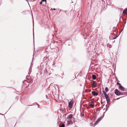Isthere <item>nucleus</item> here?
I'll return each mask as SVG.
<instances>
[{
    "label": "nucleus",
    "mask_w": 127,
    "mask_h": 127,
    "mask_svg": "<svg viewBox=\"0 0 127 127\" xmlns=\"http://www.w3.org/2000/svg\"><path fill=\"white\" fill-rule=\"evenodd\" d=\"M96 82L95 81H94L93 83L92 84V87L93 88H95L96 87Z\"/></svg>",
    "instance_id": "nucleus-4"
},
{
    "label": "nucleus",
    "mask_w": 127,
    "mask_h": 127,
    "mask_svg": "<svg viewBox=\"0 0 127 127\" xmlns=\"http://www.w3.org/2000/svg\"><path fill=\"white\" fill-rule=\"evenodd\" d=\"M102 118L103 117H102V116H101V117L98 119L96 121L95 123L96 124L99 122L102 119Z\"/></svg>",
    "instance_id": "nucleus-7"
},
{
    "label": "nucleus",
    "mask_w": 127,
    "mask_h": 127,
    "mask_svg": "<svg viewBox=\"0 0 127 127\" xmlns=\"http://www.w3.org/2000/svg\"><path fill=\"white\" fill-rule=\"evenodd\" d=\"M105 90L106 92H107L108 91V89L107 87L105 89Z\"/></svg>",
    "instance_id": "nucleus-14"
},
{
    "label": "nucleus",
    "mask_w": 127,
    "mask_h": 127,
    "mask_svg": "<svg viewBox=\"0 0 127 127\" xmlns=\"http://www.w3.org/2000/svg\"><path fill=\"white\" fill-rule=\"evenodd\" d=\"M73 115L72 114L69 115L67 117V119L70 120L72 117Z\"/></svg>",
    "instance_id": "nucleus-5"
},
{
    "label": "nucleus",
    "mask_w": 127,
    "mask_h": 127,
    "mask_svg": "<svg viewBox=\"0 0 127 127\" xmlns=\"http://www.w3.org/2000/svg\"><path fill=\"white\" fill-rule=\"evenodd\" d=\"M123 13L124 14H127V9H126L125 10H124L123 12Z\"/></svg>",
    "instance_id": "nucleus-10"
},
{
    "label": "nucleus",
    "mask_w": 127,
    "mask_h": 127,
    "mask_svg": "<svg viewBox=\"0 0 127 127\" xmlns=\"http://www.w3.org/2000/svg\"><path fill=\"white\" fill-rule=\"evenodd\" d=\"M111 45H110L109 46V48H111Z\"/></svg>",
    "instance_id": "nucleus-21"
},
{
    "label": "nucleus",
    "mask_w": 127,
    "mask_h": 127,
    "mask_svg": "<svg viewBox=\"0 0 127 127\" xmlns=\"http://www.w3.org/2000/svg\"><path fill=\"white\" fill-rule=\"evenodd\" d=\"M52 10H55V9L54 8H53V9H52Z\"/></svg>",
    "instance_id": "nucleus-20"
},
{
    "label": "nucleus",
    "mask_w": 127,
    "mask_h": 127,
    "mask_svg": "<svg viewBox=\"0 0 127 127\" xmlns=\"http://www.w3.org/2000/svg\"><path fill=\"white\" fill-rule=\"evenodd\" d=\"M92 94L94 96H97L98 95V93H95V91H93L92 92Z\"/></svg>",
    "instance_id": "nucleus-8"
},
{
    "label": "nucleus",
    "mask_w": 127,
    "mask_h": 127,
    "mask_svg": "<svg viewBox=\"0 0 127 127\" xmlns=\"http://www.w3.org/2000/svg\"><path fill=\"white\" fill-rule=\"evenodd\" d=\"M116 37H114L113 38V39H115L116 38Z\"/></svg>",
    "instance_id": "nucleus-19"
},
{
    "label": "nucleus",
    "mask_w": 127,
    "mask_h": 127,
    "mask_svg": "<svg viewBox=\"0 0 127 127\" xmlns=\"http://www.w3.org/2000/svg\"><path fill=\"white\" fill-rule=\"evenodd\" d=\"M92 79L93 80H95L96 79V76L95 75H92Z\"/></svg>",
    "instance_id": "nucleus-9"
},
{
    "label": "nucleus",
    "mask_w": 127,
    "mask_h": 127,
    "mask_svg": "<svg viewBox=\"0 0 127 127\" xmlns=\"http://www.w3.org/2000/svg\"><path fill=\"white\" fill-rule=\"evenodd\" d=\"M103 93L104 94V96L106 99L107 103L108 104H109L110 101V100L109 96L104 91H103Z\"/></svg>",
    "instance_id": "nucleus-1"
},
{
    "label": "nucleus",
    "mask_w": 127,
    "mask_h": 127,
    "mask_svg": "<svg viewBox=\"0 0 127 127\" xmlns=\"http://www.w3.org/2000/svg\"><path fill=\"white\" fill-rule=\"evenodd\" d=\"M90 106H91V108H93L94 107V105L92 104H90Z\"/></svg>",
    "instance_id": "nucleus-13"
},
{
    "label": "nucleus",
    "mask_w": 127,
    "mask_h": 127,
    "mask_svg": "<svg viewBox=\"0 0 127 127\" xmlns=\"http://www.w3.org/2000/svg\"><path fill=\"white\" fill-rule=\"evenodd\" d=\"M117 85H119V86H120L121 85L120 83H119L118 82H117Z\"/></svg>",
    "instance_id": "nucleus-16"
},
{
    "label": "nucleus",
    "mask_w": 127,
    "mask_h": 127,
    "mask_svg": "<svg viewBox=\"0 0 127 127\" xmlns=\"http://www.w3.org/2000/svg\"><path fill=\"white\" fill-rule=\"evenodd\" d=\"M45 0H42L41 1L40 3L41 4L43 3V2H45Z\"/></svg>",
    "instance_id": "nucleus-12"
},
{
    "label": "nucleus",
    "mask_w": 127,
    "mask_h": 127,
    "mask_svg": "<svg viewBox=\"0 0 127 127\" xmlns=\"http://www.w3.org/2000/svg\"><path fill=\"white\" fill-rule=\"evenodd\" d=\"M73 101L71 100L69 103L68 104V106L69 108V110H70L72 107L73 104Z\"/></svg>",
    "instance_id": "nucleus-3"
},
{
    "label": "nucleus",
    "mask_w": 127,
    "mask_h": 127,
    "mask_svg": "<svg viewBox=\"0 0 127 127\" xmlns=\"http://www.w3.org/2000/svg\"><path fill=\"white\" fill-rule=\"evenodd\" d=\"M115 94L117 95H123V93L120 92L118 89H116L115 91Z\"/></svg>",
    "instance_id": "nucleus-2"
},
{
    "label": "nucleus",
    "mask_w": 127,
    "mask_h": 127,
    "mask_svg": "<svg viewBox=\"0 0 127 127\" xmlns=\"http://www.w3.org/2000/svg\"><path fill=\"white\" fill-rule=\"evenodd\" d=\"M94 101L93 100H92V103H94Z\"/></svg>",
    "instance_id": "nucleus-18"
},
{
    "label": "nucleus",
    "mask_w": 127,
    "mask_h": 127,
    "mask_svg": "<svg viewBox=\"0 0 127 127\" xmlns=\"http://www.w3.org/2000/svg\"><path fill=\"white\" fill-rule=\"evenodd\" d=\"M45 0V1L43 2V4L44 5L46 4V0Z\"/></svg>",
    "instance_id": "nucleus-15"
},
{
    "label": "nucleus",
    "mask_w": 127,
    "mask_h": 127,
    "mask_svg": "<svg viewBox=\"0 0 127 127\" xmlns=\"http://www.w3.org/2000/svg\"><path fill=\"white\" fill-rule=\"evenodd\" d=\"M81 116H84V114L82 113H81Z\"/></svg>",
    "instance_id": "nucleus-17"
},
{
    "label": "nucleus",
    "mask_w": 127,
    "mask_h": 127,
    "mask_svg": "<svg viewBox=\"0 0 127 127\" xmlns=\"http://www.w3.org/2000/svg\"><path fill=\"white\" fill-rule=\"evenodd\" d=\"M119 89L120 90H121L122 91H124V88L121 85L118 86Z\"/></svg>",
    "instance_id": "nucleus-6"
},
{
    "label": "nucleus",
    "mask_w": 127,
    "mask_h": 127,
    "mask_svg": "<svg viewBox=\"0 0 127 127\" xmlns=\"http://www.w3.org/2000/svg\"><path fill=\"white\" fill-rule=\"evenodd\" d=\"M65 125L64 124H62V125L60 126V127H64Z\"/></svg>",
    "instance_id": "nucleus-11"
}]
</instances>
